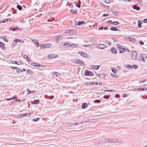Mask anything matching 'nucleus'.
Returning <instances> with one entry per match:
<instances>
[{"mask_svg": "<svg viewBox=\"0 0 147 147\" xmlns=\"http://www.w3.org/2000/svg\"><path fill=\"white\" fill-rule=\"evenodd\" d=\"M128 95L127 94H123L122 95V96L123 97L125 98L127 97L128 96Z\"/></svg>", "mask_w": 147, "mask_h": 147, "instance_id": "obj_46", "label": "nucleus"}, {"mask_svg": "<svg viewBox=\"0 0 147 147\" xmlns=\"http://www.w3.org/2000/svg\"><path fill=\"white\" fill-rule=\"evenodd\" d=\"M78 53L83 57L84 56V55L85 54L84 52H82L81 51H79L78 52Z\"/></svg>", "mask_w": 147, "mask_h": 147, "instance_id": "obj_31", "label": "nucleus"}, {"mask_svg": "<svg viewBox=\"0 0 147 147\" xmlns=\"http://www.w3.org/2000/svg\"><path fill=\"white\" fill-rule=\"evenodd\" d=\"M141 58H142V59H140V61H142L144 62H145V61L144 58L143 57H141Z\"/></svg>", "mask_w": 147, "mask_h": 147, "instance_id": "obj_59", "label": "nucleus"}, {"mask_svg": "<svg viewBox=\"0 0 147 147\" xmlns=\"http://www.w3.org/2000/svg\"><path fill=\"white\" fill-rule=\"evenodd\" d=\"M58 55H53V54H51V55H49L48 56V58L49 59H51L53 58V57L54 58H56L58 57Z\"/></svg>", "mask_w": 147, "mask_h": 147, "instance_id": "obj_10", "label": "nucleus"}, {"mask_svg": "<svg viewBox=\"0 0 147 147\" xmlns=\"http://www.w3.org/2000/svg\"><path fill=\"white\" fill-rule=\"evenodd\" d=\"M40 119L39 118H37L36 119H34L33 120L34 121H38Z\"/></svg>", "mask_w": 147, "mask_h": 147, "instance_id": "obj_43", "label": "nucleus"}, {"mask_svg": "<svg viewBox=\"0 0 147 147\" xmlns=\"http://www.w3.org/2000/svg\"><path fill=\"white\" fill-rule=\"evenodd\" d=\"M40 103V101L39 99L37 100H36V102L34 101H31V103L34 105L38 104Z\"/></svg>", "mask_w": 147, "mask_h": 147, "instance_id": "obj_14", "label": "nucleus"}, {"mask_svg": "<svg viewBox=\"0 0 147 147\" xmlns=\"http://www.w3.org/2000/svg\"><path fill=\"white\" fill-rule=\"evenodd\" d=\"M91 67L94 69H96V66L95 65H92L91 66Z\"/></svg>", "mask_w": 147, "mask_h": 147, "instance_id": "obj_61", "label": "nucleus"}, {"mask_svg": "<svg viewBox=\"0 0 147 147\" xmlns=\"http://www.w3.org/2000/svg\"><path fill=\"white\" fill-rule=\"evenodd\" d=\"M88 104L86 103H84L82 104V108L83 109H85L88 107Z\"/></svg>", "mask_w": 147, "mask_h": 147, "instance_id": "obj_13", "label": "nucleus"}, {"mask_svg": "<svg viewBox=\"0 0 147 147\" xmlns=\"http://www.w3.org/2000/svg\"><path fill=\"white\" fill-rule=\"evenodd\" d=\"M84 75L86 76H93L94 74L92 72L88 70H86L84 73Z\"/></svg>", "mask_w": 147, "mask_h": 147, "instance_id": "obj_1", "label": "nucleus"}, {"mask_svg": "<svg viewBox=\"0 0 147 147\" xmlns=\"http://www.w3.org/2000/svg\"><path fill=\"white\" fill-rule=\"evenodd\" d=\"M20 29V28H12V29L11 30L13 31H15L16 30L18 31Z\"/></svg>", "mask_w": 147, "mask_h": 147, "instance_id": "obj_35", "label": "nucleus"}, {"mask_svg": "<svg viewBox=\"0 0 147 147\" xmlns=\"http://www.w3.org/2000/svg\"><path fill=\"white\" fill-rule=\"evenodd\" d=\"M100 102H101L100 100H95L94 101V103H96V102L100 103Z\"/></svg>", "mask_w": 147, "mask_h": 147, "instance_id": "obj_47", "label": "nucleus"}, {"mask_svg": "<svg viewBox=\"0 0 147 147\" xmlns=\"http://www.w3.org/2000/svg\"><path fill=\"white\" fill-rule=\"evenodd\" d=\"M10 19H5V20H4L2 21V22L3 23H4L5 22V21H8V20H10Z\"/></svg>", "mask_w": 147, "mask_h": 147, "instance_id": "obj_56", "label": "nucleus"}, {"mask_svg": "<svg viewBox=\"0 0 147 147\" xmlns=\"http://www.w3.org/2000/svg\"><path fill=\"white\" fill-rule=\"evenodd\" d=\"M33 41L35 43V45L37 47H38L39 45L38 42L36 40H33Z\"/></svg>", "mask_w": 147, "mask_h": 147, "instance_id": "obj_21", "label": "nucleus"}, {"mask_svg": "<svg viewBox=\"0 0 147 147\" xmlns=\"http://www.w3.org/2000/svg\"><path fill=\"white\" fill-rule=\"evenodd\" d=\"M16 71L17 72H18L19 73H20L22 71V70L20 69L19 68H17L16 69Z\"/></svg>", "mask_w": 147, "mask_h": 147, "instance_id": "obj_37", "label": "nucleus"}, {"mask_svg": "<svg viewBox=\"0 0 147 147\" xmlns=\"http://www.w3.org/2000/svg\"><path fill=\"white\" fill-rule=\"evenodd\" d=\"M110 30L114 31H121V30L118 29V28H110Z\"/></svg>", "mask_w": 147, "mask_h": 147, "instance_id": "obj_33", "label": "nucleus"}, {"mask_svg": "<svg viewBox=\"0 0 147 147\" xmlns=\"http://www.w3.org/2000/svg\"><path fill=\"white\" fill-rule=\"evenodd\" d=\"M0 47L3 50L5 49V47L4 43L0 41Z\"/></svg>", "mask_w": 147, "mask_h": 147, "instance_id": "obj_8", "label": "nucleus"}, {"mask_svg": "<svg viewBox=\"0 0 147 147\" xmlns=\"http://www.w3.org/2000/svg\"><path fill=\"white\" fill-rule=\"evenodd\" d=\"M92 121V120L91 119H88V120H86V122H91V121Z\"/></svg>", "mask_w": 147, "mask_h": 147, "instance_id": "obj_63", "label": "nucleus"}, {"mask_svg": "<svg viewBox=\"0 0 147 147\" xmlns=\"http://www.w3.org/2000/svg\"><path fill=\"white\" fill-rule=\"evenodd\" d=\"M26 72L27 73L30 74H33V72L32 71H31L30 70H29L28 69H27L26 70Z\"/></svg>", "mask_w": 147, "mask_h": 147, "instance_id": "obj_28", "label": "nucleus"}, {"mask_svg": "<svg viewBox=\"0 0 147 147\" xmlns=\"http://www.w3.org/2000/svg\"><path fill=\"white\" fill-rule=\"evenodd\" d=\"M133 68H134L135 69H137L138 68V66L136 65H133Z\"/></svg>", "mask_w": 147, "mask_h": 147, "instance_id": "obj_36", "label": "nucleus"}, {"mask_svg": "<svg viewBox=\"0 0 147 147\" xmlns=\"http://www.w3.org/2000/svg\"><path fill=\"white\" fill-rule=\"evenodd\" d=\"M100 65H96V69H98Z\"/></svg>", "mask_w": 147, "mask_h": 147, "instance_id": "obj_58", "label": "nucleus"}, {"mask_svg": "<svg viewBox=\"0 0 147 147\" xmlns=\"http://www.w3.org/2000/svg\"><path fill=\"white\" fill-rule=\"evenodd\" d=\"M23 117H28V115H27V113L22 114Z\"/></svg>", "mask_w": 147, "mask_h": 147, "instance_id": "obj_60", "label": "nucleus"}, {"mask_svg": "<svg viewBox=\"0 0 147 147\" xmlns=\"http://www.w3.org/2000/svg\"><path fill=\"white\" fill-rule=\"evenodd\" d=\"M105 2L106 3H109L110 2V0H105Z\"/></svg>", "mask_w": 147, "mask_h": 147, "instance_id": "obj_64", "label": "nucleus"}, {"mask_svg": "<svg viewBox=\"0 0 147 147\" xmlns=\"http://www.w3.org/2000/svg\"><path fill=\"white\" fill-rule=\"evenodd\" d=\"M49 97L51 99H53L54 97V96L53 95L51 96H49Z\"/></svg>", "mask_w": 147, "mask_h": 147, "instance_id": "obj_62", "label": "nucleus"}, {"mask_svg": "<svg viewBox=\"0 0 147 147\" xmlns=\"http://www.w3.org/2000/svg\"><path fill=\"white\" fill-rule=\"evenodd\" d=\"M62 45L63 46H65L64 47H70V44L69 43L67 42H62Z\"/></svg>", "mask_w": 147, "mask_h": 147, "instance_id": "obj_6", "label": "nucleus"}, {"mask_svg": "<svg viewBox=\"0 0 147 147\" xmlns=\"http://www.w3.org/2000/svg\"><path fill=\"white\" fill-rule=\"evenodd\" d=\"M73 61V62L75 63L80 65H85L84 62L81 60L79 59L77 60L76 59H74Z\"/></svg>", "mask_w": 147, "mask_h": 147, "instance_id": "obj_2", "label": "nucleus"}, {"mask_svg": "<svg viewBox=\"0 0 147 147\" xmlns=\"http://www.w3.org/2000/svg\"><path fill=\"white\" fill-rule=\"evenodd\" d=\"M22 114H19L18 116H17V117H18V118H22Z\"/></svg>", "mask_w": 147, "mask_h": 147, "instance_id": "obj_41", "label": "nucleus"}, {"mask_svg": "<svg viewBox=\"0 0 147 147\" xmlns=\"http://www.w3.org/2000/svg\"><path fill=\"white\" fill-rule=\"evenodd\" d=\"M89 56H90L88 55V54L85 53V54L84 55V56L83 57L85 58H89V57H88Z\"/></svg>", "mask_w": 147, "mask_h": 147, "instance_id": "obj_40", "label": "nucleus"}, {"mask_svg": "<svg viewBox=\"0 0 147 147\" xmlns=\"http://www.w3.org/2000/svg\"><path fill=\"white\" fill-rule=\"evenodd\" d=\"M109 97H110V96H109L108 95H105L103 97V98H104L108 99V98H109Z\"/></svg>", "mask_w": 147, "mask_h": 147, "instance_id": "obj_45", "label": "nucleus"}, {"mask_svg": "<svg viewBox=\"0 0 147 147\" xmlns=\"http://www.w3.org/2000/svg\"><path fill=\"white\" fill-rule=\"evenodd\" d=\"M63 38L62 36H59L56 38V41L57 43H58L59 42V40H61Z\"/></svg>", "mask_w": 147, "mask_h": 147, "instance_id": "obj_11", "label": "nucleus"}, {"mask_svg": "<svg viewBox=\"0 0 147 147\" xmlns=\"http://www.w3.org/2000/svg\"><path fill=\"white\" fill-rule=\"evenodd\" d=\"M111 51L113 54H116L117 53V51L116 49H115L114 47H112L111 49Z\"/></svg>", "mask_w": 147, "mask_h": 147, "instance_id": "obj_9", "label": "nucleus"}, {"mask_svg": "<svg viewBox=\"0 0 147 147\" xmlns=\"http://www.w3.org/2000/svg\"><path fill=\"white\" fill-rule=\"evenodd\" d=\"M109 142H110V139H107L103 143H108Z\"/></svg>", "mask_w": 147, "mask_h": 147, "instance_id": "obj_44", "label": "nucleus"}, {"mask_svg": "<svg viewBox=\"0 0 147 147\" xmlns=\"http://www.w3.org/2000/svg\"><path fill=\"white\" fill-rule=\"evenodd\" d=\"M104 29L105 30H106L108 29V28H98V30L97 29V30H101Z\"/></svg>", "mask_w": 147, "mask_h": 147, "instance_id": "obj_49", "label": "nucleus"}, {"mask_svg": "<svg viewBox=\"0 0 147 147\" xmlns=\"http://www.w3.org/2000/svg\"><path fill=\"white\" fill-rule=\"evenodd\" d=\"M137 55V52L135 51H132V58L134 60H136L137 59L136 57Z\"/></svg>", "mask_w": 147, "mask_h": 147, "instance_id": "obj_4", "label": "nucleus"}, {"mask_svg": "<svg viewBox=\"0 0 147 147\" xmlns=\"http://www.w3.org/2000/svg\"><path fill=\"white\" fill-rule=\"evenodd\" d=\"M7 36H5L4 37H2L1 38L3 39V40L6 42H7L9 41V40L8 39Z\"/></svg>", "mask_w": 147, "mask_h": 147, "instance_id": "obj_19", "label": "nucleus"}, {"mask_svg": "<svg viewBox=\"0 0 147 147\" xmlns=\"http://www.w3.org/2000/svg\"><path fill=\"white\" fill-rule=\"evenodd\" d=\"M28 90V94H32V92L30 90H29V89H28L27 90V91Z\"/></svg>", "mask_w": 147, "mask_h": 147, "instance_id": "obj_54", "label": "nucleus"}, {"mask_svg": "<svg viewBox=\"0 0 147 147\" xmlns=\"http://www.w3.org/2000/svg\"><path fill=\"white\" fill-rule=\"evenodd\" d=\"M126 47L123 48L122 47V49L120 51V53H123L124 52L126 51Z\"/></svg>", "mask_w": 147, "mask_h": 147, "instance_id": "obj_26", "label": "nucleus"}, {"mask_svg": "<svg viewBox=\"0 0 147 147\" xmlns=\"http://www.w3.org/2000/svg\"><path fill=\"white\" fill-rule=\"evenodd\" d=\"M104 91L105 92H113L114 91L113 90H104Z\"/></svg>", "mask_w": 147, "mask_h": 147, "instance_id": "obj_38", "label": "nucleus"}, {"mask_svg": "<svg viewBox=\"0 0 147 147\" xmlns=\"http://www.w3.org/2000/svg\"><path fill=\"white\" fill-rule=\"evenodd\" d=\"M70 12H71L73 13H76L77 12V11L76 10H74V9H72L71 10Z\"/></svg>", "mask_w": 147, "mask_h": 147, "instance_id": "obj_34", "label": "nucleus"}, {"mask_svg": "<svg viewBox=\"0 0 147 147\" xmlns=\"http://www.w3.org/2000/svg\"><path fill=\"white\" fill-rule=\"evenodd\" d=\"M143 23V21H138V28H141L142 26L141 24Z\"/></svg>", "mask_w": 147, "mask_h": 147, "instance_id": "obj_17", "label": "nucleus"}, {"mask_svg": "<svg viewBox=\"0 0 147 147\" xmlns=\"http://www.w3.org/2000/svg\"><path fill=\"white\" fill-rule=\"evenodd\" d=\"M111 69L112 72L115 74H116L118 72L117 70L115 68H111Z\"/></svg>", "mask_w": 147, "mask_h": 147, "instance_id": "obj_20", "label": "nucleus"}, {"mask_svg": "<svg viewBox=\"0 0 147 147\" xmlns=\"http://www.w3.org/2000/svg\"><path fill=\"white\" fill-rule=\"evenodd\" d=\"M17 7L20 10H22V7L21 5H18L17 6Z\"/></svg>", "mask_w": 147, "mask_h": 147, "instance_id": "obj_32", "label": "nucleus"}, {"mask_svg": "<svg viewBox=\"0 0 147 147\" xmlns=\"http://www.w3.org/2000/svg\"><path fill=\"white\" fill-rule=\"evenodd\" d=\"M14 42L15 43H17L18 42H20L21 43H23L24 42V41L23 40H20L19 39H14Z\"/></svg>", "mask_w": 147, "mask_h": 147, "instance_id": "obj_15", "label": "nucleus"}, {"mask_svg": "<svg viewBox=\"0 0 147 147\" xmlns=\"http://www.w3.org/2000/svg\"><path fill=\"white\" fill-rule=\"evenodd\" d=\"M111 75L112 77L115 78H118L119 77V76L117 74L115 75L111 73Z\"/></svg>", "mask_w": 147, "mask_h": 147, "instance_id": "obj_24", "label": "nucleus"}, {"mask_svg": "<svg viewBox=\"0 0 147 147\" xmlns=\"http://www.w3.org/2000/svg\"><path fill=\"white\" fill-rule=\"evenodd\" d=\"M79 45V44H71L69 46H71V47H76L77 46H78Z\"/></svg>", "mask_w": 147, "mask_h": 147, "instance_id": "obj_29", "label": "nucleus"}, {"mask_svg": "<svg viewBox=\"0 0 147 147\" xmlns=\"http://www.w3.org/2000/svg\"><path fill=\"white\" fill-rule=\"evenodd\" d=\"M12 98L13 99V100L16 99V98H18L16 95L13 96L12 97Z\"/></svg>", "mask_w": 147, "mask_h": 147, "instance_id": "obj_57", "label": "nucleus"}, {"mask_svg": "<svg viewBox=\"0 0 147 147\" xmlns=\"http://www.w3.org/2000/svg\"><path fill=\"white\" fill-rule=\"evenodd\" d=\"M113 23L115 25H117L119 24L117 21L114 22Z\"/></svg>", "mask_w": 147, "mask_h": 147, "instance_id": "obj_51", "label": "nucleus"}, {"mask_svg": "<svg viewBox=\"0 0 147 147\" xmlns=\"http://www.w3.org/2000/svg\"><path fill=\"white\" fill-rule=\"evenodd\" d=\"M110 142H111L112 143L114 142H115L114 139H110Z\"/></svg>", "mask_w": 147, "mask_h": 147, "instance_id": "obj_53", "label": "nucleus"}, {"mask_svg": "<svg viewBox=\"0 0 147 147\" xmlns=\"http://www.w3.org/2000/svg\"><path fill=\"white\" fill-rule=\"evenodd\" d=\"M125 38L127 40L130 41L132 42H136V40L134 38L130 37L129 36L125 37Z\"/></svg>", "mask_w": 147, "mask_h": 147, "instance_id": "obj_5", "label": "nucleus"}, {"mask_svg": "<svg viewBox=\"0 0 147 147\" xmlns=\"http://www.w3.org/2000/svg\"><path fill=\"white\" fill-rule=\"evenodd\" d=\"M125 66L126 67L130 69H133L132 66L129 64H126L125 65Z\"/></svg>", "mask_w": 147, "mask_h": 147, "instance_id": "obj_16", "label": "nucleus"}, {"mask_svg": "<svg viewBox=\"0 0 147 147\" xmlns=\"http://www.w3.org/2000/svg\"><path fill=\"white\" fill-rule=\"evenodd\" d=\"M32 65L36 67H40V65L38 63H33L32 64Z\"/></svg>", "mask_w": 147, "mask_h": 147, "instance_id": "obj_22", "label": "nucleus"}, {"mask_svg": "<svg viewBox=\"0 0 147 147\" xmlns=\"http://www.w3.org/2000/svg\"><path fill=\"white\" fill-rule=\"evenodd\" d=\"M25 98H23V99H22V100H20V99H18V101H19V102H20V101H24L25 100Z\"/></svg>", "mask_w": 147, "mask_h": 147, "instance_id": "obj_52", "label": "nucleus"}, {"mask_svg": "<svg viewBox=\"0 0 147 147\" xmlns=\"http://www.w3.org/2000/svg\"><path fill=\"white\" fill-rule=\"evenodd\" d=\"M106 47V45L103 44H100L97 45V47L100 49H103Z\"/></svg>", "mask_w": 147, "mask_h": 147, "instance_id": "obj_7", "label": "nucleus"}, {"mask_svg": "<svg viewBox=\"0 0 147 147\" xmlns=\"http://www.w3.org/2000/svg\"><path fill=\"white\" fill-rule=\"evenodd\" d=\"M133 8L134 9H136V10L138 11L140 9L139 7H137L136 5H134Z\"/></svg>", "mask_w": 147, "mask_h": 147, "instance_id": "obj_25", "label": "nucleus"}, {"mask_svg": "<svg viewBox=\"0 0 147 147\" xmlns=\"http://www.w3.org/2000/svg\"><path fill=\"white\" fill-rule=\"evenodd\" d=\"M98 76L101 78H105V77L106 76L105 74H98Z\"/></svg>", "mask_w": 147, "mask_h": 147, "instance_id": "obj_18", "label": "nucleus"}, {"mask_svg": "<svg viewBox=\"0 0 147 147\" xmlns=\"http://www.w3.org/2000/svg\"><path fill=\"white\" fill-rule=\"evenodd\" d=\"M139 42L140 45H144V42L142 41L141 40L139 41Z\"/></svg>", "mask_w": 147, "mask_h": 147, "instance_id": "obj_42", "label": "nucleus"}, {"mask_svg": "<svg viewBox=\"0 0 147 147\" xmlns=\"http://www.w3.org/2000/svg\"><path fill=\"white\" fill-rule=\"evenodd\" d=\"M76 5V6L77 7L80 8V7L81 6L80 3H77V5Z\"/></svg>", "mask_w": 147, "mask_h": 147, "instance_id": "obj_48", "label": "nucleus"}, {"mask_svg": "<svg viewBox=\"0 0 147 147\" xmlns=\"http://www.w3.org/2000/svg\"><path fill=\"white\" fill-rule=\"evenodd\" d=\"M76 33V32L74 30H70V34L72 35L73 34Z\"/></svg>", "mask_w": 147, "mask_h": 147, "instance_id": "obj_23", "label": "nucleus"}, {"mask_svg": "<svg viewBox=\"0 0 147 147\" xmlns=\"http://www.w3.org/2000/svg\"><path fill=\"white\" fill-rule=\"evenodd\" d=\"M146 81V79H144L142 80H141V81H140V83H143L145 82Z\"/></svg>", "mask_w": 147, "mask_h": 147, "instance_id": "obj_50", "label": "nucleus"}, {"mask_svg": "<svg viewBox=\"0 0 147 147\" xmlns=\"http://www.w3.org/2000/svg\"><path fill=\"white\" fill-rule=\"evenodd\" d=\"M145 88H138L137 89V90H142L143 91L145 90Z\"/></svg>", "mask_w": 147, "mask_h": 147, "instance_id": "obj_39", "label": "nucleus"}, {"mask_svg": "<svg viewBox=\"0 0 147 147\" xmlns=\"http://www.w3.org/2000/svg\"><path fill=\"white\" fill-rule=\"evenodd\" d=\"M69 33L70 34V30H67L65 32V34H67Z\"/></svg>", "mask_w": 147, "mask_h": 147, "instance_id": "obj_55", "label": "nucleus"}, {"mask_svg": "<svg viewBox=\"0 0 147 147\" xmlns=\"http://www.w3.org/2000/svg\"><path fill=\"white\" fill-rule=\"evenodd\" d=\"M51 46V45L49 43H47L45 44H42L40 47L41 49L44 48H47L50 47Z\"/></svg>", "mask_w": 147, "mask_h": 147, "instance_id": "obj_3", "label": "nucleus"}, {"mask_svg": "<svg viewBox=\"0 0 147 147\" xmlns=\"http://www.w3.org/2000/svg\"><path fill=\"white\" fill-rule=\"evenodd\" d=\"M86 24L85 21H80L77 24H76L77 26H80Z\"/></svg>", "mask_w": 147, "mask_h": 147, "instance_id": "obj_12", "label": "nucleus"}, {"mask_svg": "<svg viewBox=\"0 0 147 147\" xmlns=\"http://www.w3.org/2000/svg\"><path fill=\"white\" fill-rule=\"evenodd\" d=\"M141 57H143V58H145V59H147V55L145 54H142L141 55Z\"/></svg>", "mask_w": 147, "mask_h": 147, "instance_id": "obj_30", "label": "nucleus"}, {"mask_svg": "<svg viewBox=\"0 0 147 147\" xmlns=\"http://www.w3.org/2000/svg\"><path fill=\"white\" fill-rule=\"evenodd\" d=\"M117 47L119 49V51L122 49V47L119 44H117Z\"/></svg>", "mask_w": 147, "mask_h": 147, "instance_id": "obj_27", "label": "nucleus"}]
</instances>
